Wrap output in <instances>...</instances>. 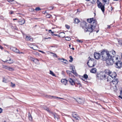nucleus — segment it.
<instances>
[{"label":"nucleus","instance_id":"nucleus-1","mask_svg":"<svg viewBox=\"0 0 122 122\" xmlns=\"http://www.w3.org/2000/svg\"><path fill=\"white\" fill-rule=\"evenodd\" d=\"M87 21L89 24L85 22V25L83 27L85 32H92L96 25V21L94 20L93 18H90L87 19Z\"/></svg>","mask_w":122,"mask_h":122},{"label":"nucleus","instance_id":"nucleus-2","mask_svg":"<svg viewBox=\"0 0 122 122\" xmlns=\"http://www.w3.org/2000/svg\"><path fill=\"white\" fill-rule=\"evenodd\" d=\"M102 56V60L103 61H106L107 64V60H110L111 58V55L109 54V52L108 51L103 50L101 52Z\"/></svg>","mask_w":122,"mask_h":122},{"label":"nucleus","instance_id":"nucleus-3","mask_svg":"<svg viewBox=\"0 0 122 122\" xmlns=\"http://www.w3.org/2000/svg\"><path fill=\"white\" fill-rule=\"evenodd\" d=\"M120 57L118 56H112L111 55V58H110L109 61L108 60L107 61V64L109 65H112L114 63L117 62L120 60Z\"/></svg>","mask_w":122,"mask_h":122},{"label":"nucleus","instance_id":"nucleus-4","mask_svg":"<svg viewBox=\"0 0 122 122\" xmlns=\"http://www.w3.org/2000/svg\"><path fill=\"white\" fill-rule=\"evenodd\" d=\"M107 81L110 83L112 82L114 85L117 84L118 82L117 79H113L111 75H108L107 77Z\"/></svg>","mask_w":122,"mask_h":122},{"label":"nucleus","instance_id":"nucleus-5","mask_svg":"<svg viewBox=\"0 0 122 122\" xmlns=\"http://www.w3.org/2000/svg\"><path fill=\"white\" fill-rule=\"evenodd\" d=\"M89 58L90 59L87 62L88 66L90 67L94 66L96 64L95 60L93 58Z\"/></svg>","mask_w":122,"mask_h":122},{"label":"nucleus","instance_id":"nucleus-6","mask_svg":"<svg viewBox=\"0 0 122 122\" xmlns=\"http://www.w3.org/2000/svg\"><path fill=\"white\" fill-rule=\"evenodd\" d=\"M97 76L98 77L100 78L101 79L104 80L106 79L107 77V75L104 72L97 74Z\"/></svg>","mask_w":122,"mask_h":122},{"label":"nucleus","instance_id":"nucleus-7","mask_svg":"<svg viewBox=\"0 0 122 122\" xmlns=\"http://www.w3.org/2000/svg\"><path fill=\"white\" fill-rule=\"evenodd\" d=\"M98 0H97V6L99 8L101 9L102 12L104 13L105 10V4L103 5L101 2L98 1Z\"/></svg>","mask_w":122,"mask_h":122},{"label":"nucleus","instance_id":"nucleus-8","mask_svg":"<svg viewBox=\"0 0 122 122\" xmlns=\"http://www.w3.org/2000/svg\"><path fill=\"white\" fill-rule=\"evenodd\" d=\"M122 62L121 61V60H119L117 62L115 63V66L117 68H120L122 66Z\"/></svg>","mask_w":122,"mask_h":122},{"label":"nucleus","instance_id":"nucleus-9","mask_svg":"<svg viewBox=\"0 0 122 122\" xmlns=\"http://www.w3.org/2000/svg\"><path fill=\"white\" fill-rule=\"evenodd\" d=\"M101 54L95 52L94 54V58L97 59H99L101 57Z\"/></svg>","mask_w":122,"mask_h":122},{"label":"nucleus","instance_id":"nucleus-10","mask_svg":"<svg viewBox=\"0 0 122 122\" xmlns=\"http://www.w3.org/2000/svg\"><path fill=\"white\" fill-rule=\"evenodd\" d=\"M72 116L73 117L75 118L76 120H79V119H80V118L75 112L72 113Z\"/></svg>","mask_w":122,"mask_h":122},{"label":"nucleus","instance_id":"nucleus-11","mask_svg":"<svg viewBox=\"0 0 122 122\" xmlns=\"http://www.w3.org/2000/svg\"><path fill=\"white\" fill-rule=\"evenodd\" d=\"M46 97L50 98H51V97H53L54 99H57V100H58V99H61L63 100H64V99L63 98H60L58 97H55L53 96H51L50 95L47 96Z\"/></svg>","mask_w":122,"mask_h":122},{"label":"nucleus","instance_id":"nucleus-12","mask_svg":"<svg viewBox=\"0 0 122 122\" xmlns=\"http://www.w3.org/2000/svg\"><path fill=\"white\" fill-rule=\"evenodd\" d=\"M76 101L78 103L82 104L84 103V99L80 98H78L77 99Z\"/></svg>","mask_w":122,"mask_h":122},{"label":"nucleus","instance_id":"nucleus-13","mask_svg":"<svg viewBox=\"0 0 122 122\" xmlns=\"http://www.w3.org/2000/svg\"><path fill=\"white\" fill-rule=\"evenodd\" d=\"M2 67L3 68L8 69L10 71H12L14 70L12 68L5 65H3Z\"/></svg>","mask_w":122,"mask_h":122},{"label":"nucleus","instance_id":"nucleus-14","mask_svg":"<svg viewBox=\"0 0 122 122\" xmlns=\"http://www.w3.org/2000/svg\"><path fill=\"white\" fill-rule=\"evenodd\" d=\"M104 73L106 75H110L111 73V71L108 69L105 70L104 71Z\"/></svg>","mask_w":122,"mask_h":122},{"label":"nucleus","instance_id":"nucleus-15","mask_svg":"<svg viewBox=\"0 0 122 122\" xmlns=\"http://www.w3.org/2000/svg\"><path fill=\"white\" fill-rule=\"evenodd\" d=\"M10 49L11 50L16 53H18L19 52V50L15 47H11L10 48Z\"/></svg>","mask_w":122,"mask_h":122},{"label":"nucleus","instance_id":"nucleus-16","mask_svg":"<svg viewBox=\"0 0 122 122\" xmlns=\"http://www.w3.org/2000/svg\"><path fill=\"white\" fill-rule=\"evenodd\" d=\"M68 81L70 82L71 85H74L75 84V83L74 80H73L71 78H69L68 79Z\"/></svg>","mask_w":122,"mask_h":122},{"label":"nucleus","instance_id":"nucleus-17","mask_svg":"<svg viewBox=\"0 0 122 122\" xmlns=\"http://www.w3.org/2000/svg\"><path fill=\"white\" fill-rule=\"evenodd\" d=\"M59 60H61V61L63 62H64L65 64H68V61H67L66 60H65L64 59V58H62V59H60L59 58L58 59Z\"/></svg>","mask_w":122,"mask_h":122},{"label":"nucleus","instance_id":"nucleus-18","mask_svg":"<svg viewBox=\"0 0 122 122\" xmlns=\"http://www.w3.org/2000/svg\"><path fill=\"white\" fill-rule=\"evenodd\" d=\"M3 61L4 62H6L7 63H9L10 64H11L13 62V60H11V58H10L9 60H6L5 61Z\"/></svg>","mask_w":122,"mask_h":122},{"label":"nucleus","instance_id":"nucleus-19","mask_svg":"<svg viewBox=\"0 0 122 122\" xmlns=\"http://www.w3.org/2000/svg\"><path fill=\"white\" fill-rule=\"evenodd\" d=\"M53 114L55 119L56 120L58 121L59 118V116L56 113H53Z\"/></svg>","mask_w":122,"mask_h":122},{"label":"nucleus","instance_id":"nucleus-20","mask_svg":"<svg viewBox=\"0 0 122 122\" xmlns=\"http://www.w3.org/2000/svg\"><path fill=\"white\" fill-rule=\"evenodd\" d=\"M67 81L66 79H62L61 80V82L63 84L66 85L67 83Z\"/></svg>","mask_w":122,"mask_h":122},{"label":"nucleus","instance_id":"nucleus-21","mask_svg":"<svg viewBox=\"0 0 122 122\" xmlns=\"http://www.w3.org/2000/svg\"><path fill=\"white\" fill-rule=\"evenodd\" d=\"M70 68H71L72 70V71L71 72L72 73H73L74 74H76V72H74V69H75L74 67L72 66H70Z\"/></svg>","mask_w":122,"mask_h":122},{"label":"nucleus","instance_id":"nucleus-22","mask_svg":"<svg viewBox=\"0 0 122 122\" xmlns=\"http://www.w3.org/2000/svg\"><path fill=\"white\" fill-rule=\"evenodd\" d=\"M19 24L20 25H22L24 24L25 23V21L24 20H22L20 21H18Z\"/></svg>","mask_w":122,"mask_h":122},{"label":"nucleus","instance_id":"nucleus-23","mask_svg":"<svg viewBox=\"0 0 122 122\" xmlns=\"http://www.w3.org/2000/svg\"><path fill=\"white\" fill-rule=\"evenodd\" d=\"M97 69L95 68H93L90 71L91 72L93 73H95L96 72Z\"/></svg>","mask_w":122,"mask_h":122},{"label":"nucleus","instance_id":"nucleus-24","mask_svg":"<svg viewBox=\"0 0 122 122\" xmlns=\"http://www.w3.org/2000/svg\"><path fill=\"white\" fill-rule=\"evenodd\" d=\"M116 75H117L116 73L115 72H114L111 75V77H112V78H113V79H115V78L116 77Z\"/></svg>","mask_w":122,"mask_h":122},{"label":"nucleus","instance_id":"nucleus-25","mask_svg":"<svg viewBox=\"0 0 122 122\" xmlns=\"http://www.w3.org/2000/svg\"><path fill=\"white\" fill-rule=\"evenodd\" d=\"M34 60V61L33 62L34 63L37 64H39V62L38 60L36 59H35Z\"/></svg>","mask_w":122,"mask_h":122},{"label":"nucleus","instance_id":"nucleus-26","mask_svg":"<svg viewBox=\"0 0 122 122\" xmlns=\"http://www.w3.org/2000/svg\"><path fill=\"white\" fill-rule=\"evenodd\" d=\"M26 40L27 41H32V39H31L30 37L28 36H26L25 38Z\"/></svg>","mask_w":122,"mask_h":122},{"label":"nucleus","instance_id":"nucleus-27","mask_svg":"<svg viewBox=\"0 0 122 122\" xmlns=\"http://www.w3.org/2000/svg\"><path fill=\"white\" fill-rule=\"evenodd\" d=\"M60 36L61 37L63 38L65 36V34L64 33H61L60 34Z\"/></svg>","mask_w":122,"mask_h":122},{"label":"nucleus","instance_id":"nucleus-28","mask_svg":"<svg viewBox=\"0 0 122 122\" xmlns=\"http://www.w3.org/2000/svg\"><path fill=\"white\" fill-rule=\"evenodd\" d=\"M50 74L52 75L53 76H54L55 77H56V75L51 70L50 71Z\"/></svg>","mask_w":122,"mask_h":122},{"label":"nucleus","instance_id":"nucleus-29","mask_svg":"<svg viewBox=\"0 0 122 122\" xmlns=\"http://www.w3.org/2000/svg\"><path fill=\"white\" fill-rule=\"evenodd\" d=\"M110 53V54L111 53H112V54L114 55H115L116 54V52L115 51H114V50H112L111 51H110L109 52V53Z\"/></svg>","mask_w":122,"mask_h":122},{"label":"nucleus","instance_id":"nucleus-30","mask_svg":"<svg viewBox=\"0 0 122 122\" xmlns=\"http://www.w3.org/2000/svg\"><path fill=\"white\" fill-rule=\"evenodd\" d=\"M74 21L75 23H78L79 22V20L78 19L75 18L74 20Z\"/></svg>","mask_w":122,"mask_h":122},{"label":"nucleus","instance_id":"nucleus-31","mask_svg":"<svg viewBox=\"0 0 122 122\" xmlns=\"http://www.w3.org/2000/svg\"><path fill=\"white\" fill-rule=\"evenodd\" d=\"M69 58H70V59L69 60V61L70 62H72L73 60V58L71 56H69Z\"/></svg>","mask_w":122,"mask_h":122},{"label":"nucleus","instance_id":"nucleus-32","mask_svg":"<svg viewBox=\"0 0 122 122\" xmlns=\"http://www.w3.org/2000/svg\"><path fill=\"white\" fill-rule=\"evenodd\" d=\"M28 118L29 119V120L30 121H32V117L30 115V114L28 116Z\"/></svg>","mask_w":122,"mask_h":122},{"label":"nucleus","instance_id":"nucleus-33","mask_svg":"<svg viewBox=\"0 0 122 122\" xmlns=\"http://www.w3.org/2000/svg\"><path fill=\"white\" fill-rule=\"evenodd\" d=\"M65 39L66 40L70 41L71 40V38L69 37H66L65 38Z\"/></svg>","mask_w":122,"mask_h":122},{"label":"nucleus","instance_id":"nucleus-34","mask_svg":"<svg viewBox=\"0 0 122 122\" xmlns=\"http://www.w3.org/2000/svg\"><path fill=\"white\" fill-rule=\"evenodd\" d=\"M118 42L119 44L120 45H122V40H118Z\"/></svg>","mask_w":122,"mask_h":122},{"label":"nucleus","instance_id":"nucleus-35","mask_svg":"<svg viewBox=\"0 0 122 122\" xmlns=\"http://www.w3.org/2000/svg\"><path fill=\"white\" fill-rule=\"evenodd\" d=\"M2 81H3V82H5V83H6L7 82L6 79H5V78H3Z\"/></svg>","mask_w":122,"mask_h":122},{"label":"nucleus","instance_id":"nucleus-36","mask_svg":"<svg viewBox=\"0 0 122 122\" xmlns=\"http://www.w3.org/2000/svg\"><path fill=\"white\" fill-rule=\"evenodd\" d=\"M83 77L85 79H86L88 78V76L87 74H85L83 75Z\"/></svg>","mask_w":122,"mask_h":122},{"label":"nucleus","instance_id":"nucleus-37","mask_svg":"<svg viewBox=\"0 0 122 122\" xmlns=\"http://www.w3.org/2000/svg\"><path fill=\"white\" fill-rule=\"evenodd\" d=\"M11 86L12 87H15V84L13 83L12 82L11 83Z\"/></svg>","mask_w":122,"mask_h":122},{"label":"nucleus","instance_id":"nucleus-38","mask_svg":"<svg viewBox=\"0 0 122 122\" xmlns=\"http://www.w3.org/2000/svg\"><path fill=\"white\" fill-rule=\"evenodd\" d=\"M41 10L40 8L39 7H37L35 9V10L36 11H39Z\"/></svg>","mask_w":122,"mask_h":122},{"label":"nucleus","instance_id":"nucleus-39","mask_svg":"<svg viewBox=\"0 0 122 122\" xmlns=\"http://www.w3.org/2000/svg\"><path fill=\"white\" fill-rule=\"evenodd\" d=\"M51 54H53V56L55 57H57V56L56 54L52 52H51Z\"/></svg>","mask_w":122,"mask_h":122},{"label":"nucleus","instance_id":"nucleus-40","mask_svg":"<svg viewBox=\"0 0 122 122\" xmlns=\"http://www.w3.org/2000/svg\"><path fill=\"white\" fill-rule=\"evenodd\" d=\"M65 26L68 29H69L70 28V26L68 25H66Z\"/></svg>","mask_w":122,"mask_h":122},{"label":"nucleus","instance_id":"nucleus-41","mask_svg":"<svg viewBox=\"0 0 122 122\" xmlns=\"http://www.w3.org/2000/svg\"><path fill=\"white\" fill-rule=\"evenodd\" d=\"M76 41L77 42H79L80 43H82L83 42V41L81 40H76Z\"/></svg>","mask_w":122,"mask_h":122},{"label":"nucleus","instance_id":"nucleus-42","mask_svg":"<svg viewBox=\"0 0 122 122\" xmlns=\"http://www.w3.org/2000/svg\"><path fill=\"white\" fill-rule=\"evenodd\" d=\"M51 16V15H46V17L47 18H50Z\"/></svg>","mask_w":122,"mask_h":122},{"label":"nucleus","instance_id":"nucleus-43","mask_svg":"<svg viewBox=\"0 0 122 122\" xmlns=\"http://www.w3.org/2000/svg\"><path fill=\"white\" fill-rule=\"evenodd\" d=\"M35 59L33 57H30V59L33 62L34 61V59Z\"/></svg>","mask_w":122,"mask_h":122},{"label":"nucleus","instance_id":"nucleus-44","mask_svg":"<svg viewBox=\"0 0 122 122\" xmlns=\"http://www.w3.org/2000/svg\"><path fill=\"white\" fill-rule=\"evenodd\" d=\"M109 0H103V2H104L105 3H106L107 1L108 2H109Z\"/></svg>","mask_w":122,"mask_h":122},{"label":"nucleus","instance_id":"nucleus-45","mask_svg":"<svg viewBox=\"0 0 122 122\" xmlns=\"http://www.w3.org/2000/svg\"><path fill=\"white\" fill-rule=\"evenodd\" d=\"M52 35V36H59L58 35L56 34H51Z\"/></svg>","mask_w":122,"mask_h":122},{"label":"nucleus","instance_id":"nucleus-46","mask_svg":"<svg viewBox=\"0 0 122 122\" xmlns=\"http://www.w3.org/2000/svg\"><path fill=\"white\" fill-rule=\"evenodd\" d=\"M3 110L2 108H0V114L2 112Z\"/></svg>","mask_w":122,"mask_h":122},{"label":"nucleus","instance_id":"nucleus-47","mask_svg":"<svg viewBox=\"0 0 122 122\" xmlns=\"http://www.w3.org/2000/svg\"><path fill=\"white\" fill-rule=\"evenodd\" d=\"M13 12H14V11H10V12H9V13L10 14H13Z\"/></svg>","mask_w":122,"mask_h":122},{"label":"nucleus","instance_id":"nucleus-48","mask_svg":"<svg viewBox=\"0 0 122 122\" xmlns=\"http://www.w3.org/2000/svg\"><path fill=\"white\" fill-rule=\"evenodd\" d=\"M120 95L122 96V89L120 91Z\"/></svg>","mask_w":122,"mask_h":122},{"label":"nucleus","instance_id":"nucleus-49","mask_svg":"<svg viewBox=\"0 0 122 122\" xmlns=\"http://www.w3.org/2000/svg\"><path fill=\"white\" fill-rule=\"evenodd\" d=\"M71 72L70 71H69V70H67L66 71V72L68 73H69L70 74V72Z\"/></svg>","mask_w":122,"mask_h":122},{"label":"nucleus","instance_id":"nucleus-50","mask_svg":"<svg viewBox=\"0 0 122 122\" xmlns=\"http://www.w3.org/2000/svg\"><path fill=\"white\" fill-rule=\"evenodd\" d=\"M0 48L1 50H3V47L0 45Z\"/></svg>","mask_w":122,"mask_h":122},{"label":"nucleus","instance_id":"nucleus-51","mask_svg":"<svg viewBox=\"0 0 122 122\" xmlns=\"http://www.w3.org/2000/svg\"><path fill=\"white\" fill-rule=\"evenodd\" d=\"M18 53H19V54H22V53H23V52H19H19H18Z\"/></svg>","mask_w":122,"mask_h":122},{"label":"nucleus","instance_id":"nucleus-52","mask_svg":"<svg viewBox=\"0 0 122 122\" xmlns=\"http://www.w3.org/2000/svg\"><path fill=\"white\" fill-rule=\"evenodd\" d=\"M39 51L40 52H41V53H45L43 51Z\"/></svg>","mask_w":122,"mask_h":122},{"label":"nucleus","instance_id":"nucleus-53","mask_svg":"<svg viewBox=\"0 0 122 122\" xmlns=\"http://www.w3.org/2000/svg\"><path fill=\"white\" fill-rule=\"evenodd\" d=\"M46 110L48 112H50V110L48 108Z\"/></svg>","mask_w":122,"mask_h":122},{"label":"nucleus","instance_id":"nucleus-54","mask_svg":"<svg viewBox=\"0 0 122 122\" xmlns=\"http://www.w3.org/2000/svg\"><path fill=\"white\" fill-rule=\"evenodd\" d=\"M118 97H119V98H121V99H122V97L121 96H120V95L119 96H118Z\"/></svg>","mask_w":122,"mask_h":122},{"label":"nucleus","instance_id":"nucleus-55","mask_svg":"<svg viewBox=\"0 0 122 122\" xmlns=\"http://www.w3.org/2000/svg\"><path fill=\"white\" fill-rule=\"evenodd\" d=\"M51 32L52 33L51 34H53L54 33V32L52 31H51Z\"/></svg>","mask_w":122,"mask_h":122},{"label":"nucleus","instance_id":"nucleus-56","mask_svg":"<svg viewBox=\"0 0 122 122\" xmlns=\"http://www.w3.org/2000/svg\"><path fill=\"white\" fill-rule=\"evenodd\" d=\"M51 30H49V33H50L51 32Z\"/></svg>","mask_w":122,"mask_h":122},{"label":"nucleus","instance_id":"nucleus-57","mask_svg":"<svg viewBox=\"0 0 122 122\" xmlns=\"http://www.w3.org/2000/svg\"><path fill=\"white\" fill-rule=\"evenodd\" d=\"M31 48L32 49H33V50H35V49H34L33 47H31Z\"/></svg>","mask_w":122,"mask_h":122},{"label":"nucleus","instance_id":"nucleus-58","mask_svg":"<svg viewBox=\"0 0 122 122\" xmlns=\"http://www.w3.org/2000/svg\"><path fill=\"white\" fill-rule=\"evenodd\" d=\"M110 25H108V28H110Z\"/></svg>","mask_w":122,"mask_h":122},{"label":"nucleus","instance_id":"nucleus-59","mask_svg":"<svg viewBox=\"0 0 122 122\" xmlns=\"http://www.w3.org/2000/svg\"><path fill=\"white\" fill-rule=\"evenodd\" d=\"M53 9V7H51L50 8V9L51 10V9Z\"/></svg>","mask_w":122,"mask_h":122},{"label":"nucleus","instance_id":"nucleus-60","mask_svg":"<svg viewBox=\"0 0 122 122\" xmlns=\"http://www.w3.org/2000/svg\"><path fill=\"white\" fill-rule=\"evenodd\" d=\"M17 20V19H14L13 20Z\"/></svg>","mask_w":122,"mask_h":122},{"label":"nucleus","instance_id":"nucleus-61","mask_svg":"<svg viewBox=\"0 0 122 122\" xmlns=\"http://www.w3.org/2000/svg\"><path fill=\"white\" fill-rule=\"evenodd\" d=\"M99 30H98L96 31L97 33L99 31Z\"/></svg>","mask_w":122,"mask_h":122},{"label":"nucleus","instance_id":"nucleus-62","mask_svg":"<svg viewBox=\"0 0 122 122\" xmlns=\"http://www.w3.org/2000/svg\"><path fill=\"white\" fill-rule=\"evenodd\" d=\"M48 39V38H45V39Z\"/></svg>","mask_w":122,"mask_h":122},{"label":"nucleus","instance_id":"nucleus-63","mask_svg":"<svg viewBox=\"0 0 122 122\" xmlns=\"http://www.w3.org/2000/svg\"><path fill=\"white\" fill-rule=\"evenodd\" d=\"M118 0H114V1H117Z\"/></svg>","mask_w":122,"mask_h":122},{"label":"nucleus","instance_id":"nucleus-64","mask_svg":"<svg viewBox=\"0 0 122 122\" xmlns=\"http://www.w3.org/2000/svg\"><path fill=\"white\" fill-rule=\"evenodd\" d=\"M72 49H73V50H74V48H72Z\"/></svg>","mask_w":122,"mask_h":122}]
</instances>
